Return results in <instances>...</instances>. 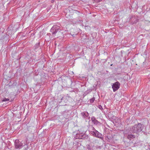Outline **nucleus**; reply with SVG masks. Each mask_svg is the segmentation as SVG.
I'll return each mask as SVG.
<instances>
[{
	"label": "nucleus",
	"mask_w": 150,
	"mask_h": 150,
	"mask_svg": "<svg viewBox=\"0 0 150 150\" xmlns=\"http://www.w3.org/2000/svg\"><path fill=\"white\" fill-rule=\"evenodd\" d=\"M93 135H95L96 137H100L101 136L100 134L98 133V132H93Z\"/></svg>",
	"instance_id": "39448f33"
},
{
	"label": "nucleus",
	"mask_w": 150,
	"mask_h": 150,
	"mask_svg": "<svg viewBox=\"0 0 150 150\" xmlns=\"http://www.w3.org/2000/svg\"><path fill=\"white\" fill-rule=\"evenodd\" d=\"M15 147L17 149L21 148L23 145L19 141L18 139H16L15 140Z\"/></svg>",
	"instance_id": "f03ea898"
},
{
	"label": "nucleus",
	"mask_w": 150,
	"mask_h": 150,
	"mask_svg": "<svg viewBox=\"0 0 150 150\" xmlns=\"http://www.w3.org/2000/svg\"><path fill=\"white\" fill-rule=\"evenodd\" d=\"M135 137V135L132 134L129 135L127 137L129 139H133Z\"/></svg>",
	"instance_id": "423d86ee"
},
{
	"label": "nucleus",
	"mask_w": 150,
	"mask_h": 150,
	"mask_svg": "<svg viewBox=\"0 0 150 150\" xmlns=\"http://www.w3.org/2000/svg\"><path fill=\"white\" fill-rule=\"evenodd\" d=\"M8 100H9V99H8L4 98L3 100L2 101H8Z\"/></svg>",
	"instance_id": "6e6552de"
},
{
	"label": "nucleus",
	"mask_w": 150,
	"mask_h": 150,
	"mask_svg": "<svg viewBox=\"0 0 150 150\" xmlns=\"http://www.w3.org/2000/svg\"><path fill=\"white\" fill-rule=\"evenodd\" d=\"M95 98H93L91 99L90 100V102L91 103H93V102L95 100Z\"/></svg>",
	"instance_id": "0eeeda50"
},
{
	"label": "nucleus",
	"mask_w": 150,
	"mask_h": 150,
	"mask_svg": "<svg viewBox=\"0 0 150 150\" xmlns=\"http://www.w3.org/2000/svg\"><path fill=\"white\" fill-rule=\"evenodd\" d=\"M132 129H133V131L134 133H137L138 132L141 130L140 127L138 125H137L134 126Z\"/></svg>",
	"instance_id": "7ed1b4c3"
},
{
	"label": "nucleus",
	"mask_w": 150,
	"mask_h": 150,
	"mask_svg": "<svg viewBox=\"0 0 150 150\" xmlns=\"http://www.w3.org/2000/svg\"><path fill=\"white\" fill-rule=\"evenodd\" d=\"M100 107H102L101 106V105H99V108H100Z\"/></svg>",
	"instance_id": "1a4fd4ad"
},
{
	"label": "nucleus",
	"mask_w": 150,
	"mask_h": 150,
	"mask_svg": "<svg viewBox=\"0 0 150 150\" xmlns=\"http://www.w3.org/2000/svg\"><path fill=\"white\" fill-rule=\"evenodd\" d=\"M120 83L118 82L114 83L112 86V88L114 92L116 91L120 87Z\"/></svg>",
	"instance_id": "f257e3e1"
},
{
	"label": "nucleus",
	"mask_w": 150,
	"mask_h": 150,
	"mask_svg": "<svg viewBox=\"0 0 150 150\" xmlns=\"http://www.w3.org/2000/svg\"><path fill=\"white\" fill-rule=\"evenodd\" d=\"M54 27L55 29V32L53 33V34H55V33H56L57 32V30H58V31L59 28V26L56 25L54 27V26L52 30Z\"/></svg>",
	"instance_id": "20e7f679"
}]
</instances>
